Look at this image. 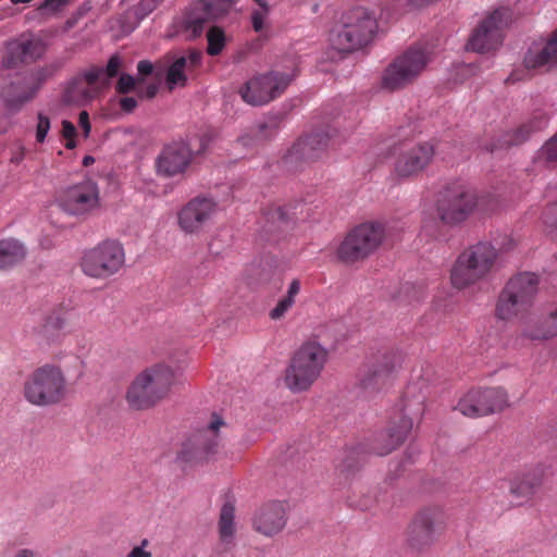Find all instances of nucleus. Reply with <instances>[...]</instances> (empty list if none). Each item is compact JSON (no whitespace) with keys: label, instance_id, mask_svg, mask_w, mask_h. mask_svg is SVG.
I'll return each instance as SVG.
<instances>
[{"label":"nucleus","instance_id":"1","mask_svg":"<svg viewBox=\"0 0 557 557\" xmlns=\"http://www.w3.org/2000/svg\"><path fill=\"white\" fill-rule=\"evenodd\" d=\"M175 374L170 366L157 363L143 370L131 383L126 400L131 408L144 410L163 399L174 383Z\"/></svg>","mask_w":557,"mask_h":557},{"label":"nucleus","instance_id":"2","mask_svg":"<svg viewBox=\"0 0 557 557\" xmlns=\"http://www.w3.org/2000/svg\"><path fill=\"white\" fill-rule=\"evenodd\" d=\"M24 398L37 407L62 403L67 395V382L59 366L47 363L35 369L23 385Z\"/></svg>","mask_w":557,"mask_h":557},{"label":"nucleus","instance_id":"3","mask_svg":"<svg viewBox=\"0 0 557 557\" xmlns=\"http://www.w3.org/2000/svg\"><path fill=\"white\" fill-rule=\"evenodd\" d=\"M327 360V351L320 344L301 345L285 370L284 382L293 393L309 389L320 376Z\"/></svg>","mask_w":557,"mask_h":557},{"label":"nucleus","instance_id":"4","mask_svg":"<svg viewBox=\"0 0 557 557\" xmlns=\"http://www.w3.org/2000/svg\"><path fill=\"white\" fill-rule=\"evenodd\" d=\"M497 259L496 248L486 242H480L463 250L450 271L454 287L462 289L484 278L494 268Z\"/></svg>","mask_w":557,"mask_h":557},{"label":"nucleus","instance_id":"5","mask_svg":"<svg viewBox=\"0 0 557 557\" xmlns=\"http://www.w3.org/2000/svg\"><path fill=\"white\" fill-rule=\"evenodd\" d=\"M537 288L539 277L534 273H519L511 277L497 298L495 317L510 321L527 313L533 306Z\"/></svg>","mask_w":557,"mask_h":557},{"label":"nucleus","instance_id":"6","mask_svg":"<svg viewBox=\"0 0 557 557\" xmlns=\"http://www.w3.org/2000/svg\"><path fill=\"white\" fill-rule=\"evenodd\" d=\"M447 515L443 507L429 505L420 508L406 529V544L414 553L429 552L444 534Z\"/></svg>","mask_w":557,"mask_h":557},{"label":"nucleus","instance_id":"7","mask_svg":"<svg viewBox=\"0 0 557 557\" xmlns=\"http://www.w3.org/2000/svg\"><path fill=\"white\" fill-rule=\"evenodd\" d=\"M431 61V51L414 45L398 55L385 70L382 85L388 90H396L413 83Z\"/></svg>","mask_w":557,"mask_h":557},{"label":"nucleus","instance_id":"8","mask_svg":"<svg viewBox=\"0 0 557 557\" xmlns=\"http://www.w3.org/2000/svg\"><path fill=\"white\" fill-rule=\"evenodd\" d=\"M125 264V250L115 239H106L87 249L81 260L84 274L106 280L121 271Z\"/></svg>","mask_w":557,"mask_h":557},{"label":"nucleus","instance_id":"9","mask_svg":"<svg viewBox=\"0 0 557 557\" xmlns=\"http://www.w3.org/2000/svg\"><path fill=\"white\" fill-rule=\"evenodd\" d=\"M385 231L380 223H362L352 228L337 248V258L352 264L364 260L382 244Z\"/></svg>","mask_w":557,"mask_h":557},{"label":"nucleus","instance_id":"10","mask_svg":"<svg viewBox=\"0 0 557 557\" xmlns=\"http://www.w3.org/2000/svg\"><path fill=\"white\" fill-rule=\"evenodd\" d=\"M480 197L475 190L466 186L448 188L437 200L436 211L440 220L446 225H457L465 222L476 208Z\"/></svg>","mask_w":557,"mask_h":557},{"label":"nucleus","instance_id":"11","mask_svg":"<svg viewBox=\"0 0 557 557\" xmlns=\"http://www.w3.org/2000/svg\"><path fill=\"white\" fill-rule=\"evenodd\" d=\"M208 141H171L156 161L159 174L171 177L182 174L208 149Z\"/></svg>","mask_w":557,"mask_h":557},{"label":"nucleus","instance_id":"12","mask_svg":"<svg viewBox=\"0 0 557 557\" xmlns=\"http://www.w3.org/2000/svg\"><path fill=\"white\" fill-rule=\"evenodd\" d=\"M295 75L278 71L256 75L239 89L242 99L250 106H263L280 97Z\"/></svg>","mask_w":557,"mask_h":557},{"label":"nucleus","instance_id":"13","mask_svg":"<svg viewBox=\"0 0 557 557\" xmlns=\"http://www.w3.org/2000/svg\"><path fill=\"white\" fill-rule=\"evenodd\" d=\"M58 206L74 216H87L101 206L100 189L90 177L64 189L58 198Z\"/></svg>","mask_w":557,"mask_h":557},{"label":"nucleus","instance_id":"14","mask_svg":"<svg viewBox=\"0 0 557 557\" xmlns=\"http://www.w3.org/2000/svg\"><path fill=\"white\" fill-rule=\"evenodd\" d=\"M225 425L223 419L213 413L208 425L193 434L178 453V459L194 462L215 455L222 446L220 429Z\"/></svg>","mask_w":557,"mask_h":557},{"label":"nucleus","instance_id":"15","mask_svg":"<svg viewBox=\"0 0 557 557\" xmlns=\"http://www.w3.org/2000/svg\"><path fill=\"white\" fill-rule=\"evenodd\" d=\"M509 20L510 12L508 9L494 10L473 29L467 48L480 53L496 50L503 42L504 29Z\"/></svg>","mask_w":557,"mask_h":557},{"label":"nucleus","instance_id":"16","mask_svg":"<svg viewBox=\"0 0 557 557\" xmlns=\"http://www.w3.org/2000/svg\"><path fill=\"white\" fill-rule=\"evenodd\" d=\"M508 395L503 387L475 388L458 401L456 409L470 418L483 417L504 410Z\"/></svg>","mask_w":557,"mask_h":557},{"label":"nucleus","instance_id":"17","mask_svg":"<svg viewBox=\"0 0 557 557\" xmlns=\"http://www.w3.org/2000/svg\"><path fill=\"white\" fill-rule=\"evenodd\" d=\"M395 173L399 177H414L429 166L435 154L432 141H400L396 148Z\"/></svg>","mask_w":557,"mask_h":557},{"label":"nucleus","instance_id":"18","mask_svg":"<svg viewBox=\"0 0 557 557\" xmlns=\"http://www.w3.org/2000/svg\"><path fill=\"white\" fill-rule=\"evenodd\" d=\"M400 362L401 355L397 350L380 351L370 363L361 369L359 374L360 386L369 392L381 389L400 366Z\"/></svg>","mask_w":557,"mask_h":557},{"label":"nucleus","instance_id":"19","mask_svg":"<svg viewBox=\"0 0 557 557\" xmlns=\"http://www.w3.org/2000/svg\"><path fill=\"white\" fill-rule=\"evenodd\" d=\"M238 0H199L185 14L182 21V29L187 38L199 37L205 25L213 18L225 14L228 8Z\"/></svg>","mask_w":557,"mask_h":557},{"label":"nucleus","instance_id":"20","mask_svg":"<svg viewBox=\"0 0 557 557\" xmlns=\"http://www.w3.org/2000/svg\"><path fill=\"white\" fill-rule=\"evenodd\" d=\"M52 72L53 70L48 67L40 69L4 86L1 95L7 107L10 110H20L24 103L30 101L36 96L44 82Z\"/></svg>","mask_w":557,"mask_h":557},{"label":"nucleus","instance_id":"21","mask_svg":"<svg viewBox=\"0 0 557 557\" xmlns=\"http://www.w3.org/2000/svg\"><path fill=\"white\" fill-rule=\"evenodd\" d=\"M216 212V202L207 197H195L177 213L178 225L187 234L199 233Z\"/></svg>","mask_w":557,"mask_h":557},{"label":"nucleus","instance_id":"22","mask_svg":"<svg viewBox=\"0 0 557 557\" xmlns=\"http://www.w3.org/2000/svg\"><path fill=\"white\" fill-rule=\"evenodd\" d=\"M102 67L91 66L74 76L64 89V102L69 104H82L90 101L96 96V85L102 77Z\"/></svg>","mask_w":557,"mask_h":557},{"label":"nucleus","instance_id":"23","mask_svg":"<svg viewBox=\"0 0 557 557\" xmlns=\"http://www.w3.org/2000/svg\"><path fill=\"white\" fill-rule=\"evenodd\" d=\"M46 49V44L41 38L23 35L5 45L3 65L13 67L24 62L36 61L45 54Z\"/></svg>","mask_w":557,"mask_h":557},{"label":"nucleus","instance_id":"24","mask_svg":"<svg viewBox=\"0 0 557 557\" xmlns=\"http://www.w3.org/2000/svg\"><path fill=\"white\" fill-rule=\"evenodd\" d=\"M412 418L408 416L406 409L399 410L388 422L386 430L380 435L382 444L374 447L380 456H385L399 447L412 430Z\"/></svg>","mask_w":557,"mask_h":557},{"label":"nucleus","instance_id":"25","mask_svg":"<svg viewBox=\"0 0 557 557\" xmlns=\"http://www.w3.org/2000/svg\"><path fill=\"white\" fill-rule=\"evenodd\" d=\"M287 521L286 507L282 502H270L261 506L253 517V529L265 535L280 533Z\"/></svg>","mask_w":557,"mask_h":557},{"label":"nucleus","instance_id":"26","mask_svg":"<svg viewBox=\"0 0 557 557\" xmlns=\"http://www.w3.org/2000/svg\"><path fill=\"white\" fill-rule=\"evenodd\" d=\"M343 16L346 23L351 24L350 30L361 47L372 40L377 29L376 16L372 12L366 8L359 7L345 12Z\"/></svg>","mask_w":557,"mask_h":557},{"label":"nucleus","instance_id":"27","mask_svg":"<svg viewBox=\"0 0 557 557\" xmlns=\"http://www.w3.org/2000/svg\"><path fill=\"white\" fill-rule=\"evenodd\" d=\"M236 532L235 506L232 502H226L221 508L218 522L219 542L215 546V553L219 556H222L234 548Z\"/></svg>","mask_w":557,"mask_h":557},{"label":"nucleus","instance_id":"28","mask_svg":"<svg viewBox=\"0 0 557 557\" xmlns=\"http://www.w3.org/2000/svg\"><path fill=\"white\" fill-rule=\"evenodd\" d=\"M326 151V141H294L283 158L284 165L296 169L302 162L321 159Z\"/></svg>","mask_w":557,"mask_h":557},{"label":"nucleus","instance_id":"29","mask_svg":"<svg viewBox=\"0 0 557 557\" xmlns=\"http://www.w3.org/2000/svg\"><path fill=\"white\" fill-rule=\"evenodd\" d=\"M521 336L530 341H548L557 336V305H553L532 325H525Z\"/></svg>","mask_w":557,"mask_h":557},{"label":"nucleus","instance_id":"30","mask_svg":"<svg viewBox=\"0 0 557 557\" xmlns=\"http://www.w3.org/2000/svg\"><path fill=\"white\" fill-rule=\"evenodd\" d=\"M201 52L189 50L186 55L173 59L166 71V84L169 88L173 89L175 86H185L187 82L185 71L197 67L201 62Z\"/></svg>","mask_w":557,"mask_h":557},{"label":"nucleus","instance_id":"31","mask_svg":"<svg viewBox=\"0 0 557 557\" xmlns=\"http://www.w3.org/2000/svg\"><path fill=\"white\" fill-rule=\"evenodd\" d=\"M27 257V248L14 237L0 239V271L13 269Z\"/></svg>","mask_w":557,"mask_h":557},{"label":"nucleus","instance_id":"32","mask_svg":"<svg viewBox=\"0 0 557 557\" xmlns=\"http://www.w3.org/2000/svg\"><path fill=\"white\" fill-rule=\"evenodd\" d=\"M527 69H541L545 65H557V29L552 34L546 45L540 49H530L524 57Z\"/></svg>","mask_w":557,"mask_h":557},{"label":"nucleus","instance_id":"33","mask_svg":"<svg viewBox=\"0 0 557 557\" xmlns=\"http://www.w3.org/2000/svg\"><path fill=\"white\" fill-rule=\"evenodd\" d=\"M350 27L351 24L346 23V21H344V16L342 15L341 21L332 28L330 33V44L335 50L339 52H351L362 48L359 41L355 39Z\"/></svg>","mask_w":557,"mask_h":557},{"label":"nucleus","instance_id":"34","mask_svg":"<svg viewBox=\"0 0 557 557\" xmlns=\"http://www.w3.org/2000/svg\"><path fill=\"white\" fill-rule=\"evenodd\" d=\"M301 283L298 278H294L287 288L286 294L277 301L275 307L270 310L269 317L273 321L281 320L292 309L296 302V297L300 293Z\"/></svg>","mask_w":557,"mask_h":557},{"label":"nucleus","instance_id":"35","mask_svg":"<svg viewBox=\"0 0 557 557\" xmlns=\"http://www.w3.org/2000/svg\"><path fill=\"white\" fill-rule=\"evenodd\" d=\"M66 324L67 311L64 308H57L45 317L40 332L46 337H52L62 331Z\"/></svg>","mask_w":557,"mask_h":557},{"label":"nucleus","instance_id":"36","mask_svg":"<svg viewBox=\"0 0 557 557\" xmlns=\"http://www.w3.org/2000/svg\"><path fill=\"white\" fill-rule=\"evenodd\" d=\"M540 484L541 482L537 479L523 476L521 479H515L510 482L509 492L515 497L528 498L533 495Z\"/></svg>","mask_w":557,"mask_h":557},{"label":"nucleus","instance_id":"37","mask_svg":"<svg viewBox=\"0 0 557 557\" xmlns=\"http://www.w3.org/2000/svg\"><path fill=\"white\" fill-rule=\"evenodd\" d=\"M360 466L355 457V453L350 451L345 460L337 466V472H338V484H346L359 470Z\"/></svg>","mask_w":557,"mask_h":557},{"label":"nucleus","instance_id":"38","mask_svg":"<svg viewBox=\"0 0 557 557\" xmlns=\"http://www.w3.org/2000/svg\"><path fill=\"white\" fill-rule=\"evenodd\" d=\"M257 4V8L251 12V24L253 30L259 33L264 28L265 20L268 18L271 7L268 0H253Z\"/></svg>","mask_w":557,"mask_h":557},{"label":"nucleus","instance_id":"39","mask_svg":"<svg viewBox=\"0 0 557 557\" xmlns=\"http://www.w3.org/2000/svg\"><path fill=\"white\" fill-rule=\"evenodd\" d=\"M547 125V120L544 116H535L523 123L516 133L515 139H525L530 136L536 135L537 132L542 131Z\"/></svg>","mask_w":557,"mask_h":557},{"label":"nucleus","instance_id":"40","mask_svg":"<svg viewBox=\"0 0 557 557\" xmlns=\"http://www.w3.org/2000/svg\"><path fill=\"white\" fill-rule=\"evenodd\" d=\"M207 38H208V48H207L208 54H210V55L220 54L225 46L224 32L220 27L213 26L209 29Z\"/></svg>","mask_w":557,"mask_h":557},{"label":"nucleus","instance_id":"41","mask_svg":"<svg viewBox=\"0 0 557 557\" xmlns=\"http://www.w3.org/2000/svg\"><path fill=\"white\" fill-rule=\"evenodd\" d=\"M536 159L547 165L557 164V141H545L537 151Z\"/></svg>","mask_w":557,"mask_h":557},{"label":"nucleus","instance_id":"42","mask_svg":"<svg viewBox=\"0 0 557 557\" xmlns=\"http://www.w3.org/2000/svg\"><path fill=\"white\" fill-rule=\"evenodd\" d=\"M137 81L129 74H122L116 84L119 94H128L136 87Z\"/></svg>","mask_w":557,"mask_h":557},{"label":"nucleus","instance_id":"43","mask_svg":"<svg viewBox=\"0 0 557 557\" xmlns=\"http://www.w3.org/2000/svg\"><path fill=\"white\" fill-rule=\"evenodd\" d=\"M278 121L271 119L259 125V135L262 137H275L278 135Z\"/></svg>","mask_w":557,"mask_h":557},{"label":"nucleus","instance_id":"44","mask_svg":"<svg viewBox=\"0 0 557 557\" xmlns=\"http://www.w3.org/2000/svg\"><path fill=\"white\" fill-rule=\"evenodd\" d=\"M121 59L119 55H112L107 64V67L103 70L102 76L106 75L107 78H113L119 74V70L121 67Z\"/></svg>","mask_w":557,"mask_h":557},{"label":"nucleus","instance_id":"45","mask_svg":"<svg viewBox=\"0 0 557 557\" xmlns=\"http://www.w3.org/2000/svg\"><path fill=\"white\" fill-rule=\"evenodd\" d=\"M50 129V120L42 113H38V122L36 125V139H45Z\"/></svg>","mask_w":557,"mask_h":557},{"label":"nucleus","instance_id":"46","mask_svg":"<svg viewBox=\"0 0 557 557\" xmlns=\"http://www.w3.org/2000/svg\"><path fill=\"white\" fill-rule=\"evenodd\" d=\"M148 545L149 541L147 539H144L140 545L133 547L125 557H152L151 552L146 550V547Z\"/></svg>","mask_w":557,"mask_h":557},{"label":"nucleus","instance_id":"47","mask_svg":"<svg viewBox=\"0 0 557 557\" xmlns=\"http://www.w3.org/2000/svg\"><path fill=\"white\" fill-rule=\"evenodd\" d=\"M268 215H269V220L278 223V227H281V225L287 223V215H286L285 210L282 207H276V208L272 209L271 211H269Z\"/></svg>","mask_w":557,"mask_h":557},{"label":"nucleus","instance_id":"48","mask_svg":"<svg viewBox=\"0 0 557 557\" xmlns=\"http://www.w3.org/2000/svg\"><path fill=\"white\" fill-rule=\"evenodd\" d=\"M78 125L83 131V135L85 137H88L89 133H90V121H89V114L87 111H82L79 113Z\"/></svg>","mask_w":557,"mask_h":557},{"label":"nucleus","instance_id":"49","mask_svg":"<svg viewBox=\"0 0 557 557\" xmlns=\"http://www.w3.org/2000/svg\"><path fill=\"white\" fill-rule=\"evenodd\" d=\"M62 136L64 139H74L76 136V127L67 120L62 121Z\"/></svg>","mask_w":557,"mask_h":557},{"label":"nucleus","instance_id":"50","mask_svg":"<svg viewBox=\"0 0 557 557\" xmlns=\"http://www.w3.org/2000/svg\"><path fill=\"white\" fill-rule=\"evenodd\" d=\"M71 0H45V2L40 5V9H49L52 11H58Z\"/></svg>","mask_w":557,"mask_h":557},{"label":"nucleus","instance_id":"51","mask_svg":"<svg viewBox=\"0 0 557 557\" xmlns=\"http://www.w3.org/2000/svg\"><path fill=\"white\" fill-rule=\"evenodd\" d=\"M138 74L143 77L151 75L153 72V65L148 60H141L137 64Z\"/></svg>","mask_w":557,"mask_h":557},{"label":"nucleus","instance_id":"52","mask_svg":"<svg viewBox=\"0 0 557 557\" xmlns=\"http://www.w3.org/2000/svg\"><path fill=\"white\" fill-rule=\"evenodd\" d=\"M121 109L125 112H132L137 107V101L133 97H124L120 100Z\"/></svg>","mask_w":557,"mask_h":557},{"label":"nucleus","instance_id":"53","mask_svg":"<svg viewBox=\"0 0 557 557\" xmlns=\"http://www.w3.org/2000/svg\"><path fill=\"white\" fill-rule=\"evenodd\" d=\"M158 86L156 84L148 85L145 90L139 89L138 95L148 99L153 98L157 95Z\"/></svg>","mask_w":557,"mask_h":557},{"label":"nucleus","instance_id":"54","mask_svg":"<svg viewBox=\"0 0 557 557\" xmlns=\"http://www.w3.org/2000/svg\"><path fill=\"white\" fill-rule=\"evenodd\" d=\"M163 0H141L140 2V5L144 8V9H149V10H152L153 8H156V5H158L159 3H161Z\"/></svg>","mask_w":557,"mask_h":557},{"label":"nucleus","instance_id":"55","mask_svg":"<svg viewBox=\"0 0 557 557\" xmlns=\"http://www.w3.org/2000/svg\"><path fill=\"white\" fill-rule=\"evenodd\" d=\"M35 556H36V553L34 550L27 549V548L18 550L17 554L15 555V557H35Z\"/></svg>","mask_w":557,"mask_h":557},{"label":"nucleus","instance_id":"56","mask_svg":"<svg viewBox=\"0 0 557 557\" xmlns=\"http://www.w3.org/2000/svg\"><path fill=\"white\" fill-rule=\"evenodd\" d=\"M94 162H95V159L91 156H85L83 159V165L86 168L91 165Z\"/></svg>","mask_w":557,"mask_h":557},{"label":"nucleus","instance_id":"57","mask_svg":"<svg viewBox=\"0 0 557 557\" xmlns=\"http://www.w3.org/2000/svg\"><path fill=\"white\" fill-rule=\"evenodd\" d=\"M77 146V141H65V147L70 150L75 149Z\"/></svg>","mask_w":557,"mask_h":557},{"label":"nucleus","instance_id":"58","mask_svg":"<svg viewBox=\"0 0 557 557\" xmlns=\"http://www.w3.org/2000/svg\"><path fill=\"white\" fill-rule=\"evenodd\" d=\"M13 4L29 3L33 0H10Z\"/></svg>","mask_w":557,"mask_h":557},{"label":"nucleus","instance_id":"59","mask_svg":"<svg viewBox=\"0 0 557 557\" xmlns=\"http://www.w3.org/2000/svg\"><path fill=\"white\" fill-rule=\"evenodd\" d=\"M549 139H557V133L553 135Z\"/></svg>","mask_w":557,"mask_h":557},{"label":"nucleus","instance_id":"60","mask_svg":"<svg viewBox=\"0 0 557 557\" xmlns=\"http://www.w3.org/2000/svg\"><path fill=\"white\" fill-rule=\"evenodd\" d=\"M294 1L297 3H301V2H305L306 0H294Z\"/></svg>","mask_w":557,"mask_h":557}]
</instances>
